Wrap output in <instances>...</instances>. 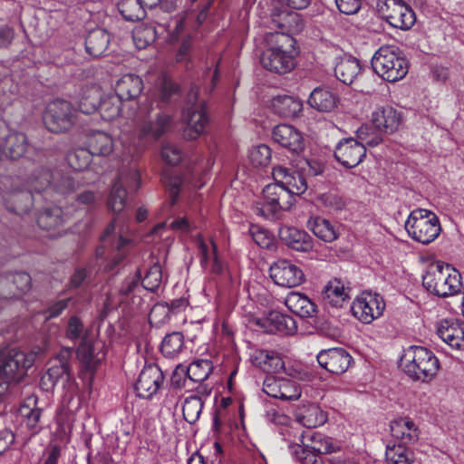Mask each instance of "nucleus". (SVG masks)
Returning <instances> with one entry per match:
<instances>
[{"label": "nucleus", "instance_id": "55", "mask_svg": "<svg viewBox=\"0 0 464 464\" xmlns=\"http://www.w3.org/2000/svg\"><path fill=\"white\" fill-rule=\"evenodd\" d=\"M162 280V267L160 263L156 261L148 269L142 280V286L149 291L154 292L160 286Z\"/></svg>", "mask_w": 464, "mask_h": 464}, {"label": "nucleus", "instance_id": "35", "mask_svg": "<svg viewBox=\"0 0 464 464\" xmlns=\"http://www.w3.org/2000/svg\"><path fill=\"white\" fill-rule=\"evenodd\" d=\"M337 102L336 93L328 87L315 88L308 99L311 107L324 112L333 111L337 106Z\"/></svg>", "mask_w": 464, "mask_h": 464}, {"label": "nucleus", "instance_id": "9", "mask_svg": "<svg viewBox=\"0 0 464 464\" xmlns=\"http://www.w3.org/2000/svg\"><path fill=\"white\" fill-rule=\"evenodd\" d=\"M198 95V89L193 87L188 94L187 108L183 112V121L187 125L184 136L188 140L197 139L204 132L208 123L204 101L199 100Z\"/></svg>", "mask_w": 464, "mask_h": 464}, {"label": "nucleus", "instance_id": "20", "mask_svg": "<svg viewBox=\"0 0 464 464\" xmlns=\"http://www.w3.org/2000/svg\"><path fill=\"white\" fill-rule=\"evenodd\" d=\"M273 178L275 181L284 184L285 189L292 195L294 201L295 196L303 194L307 189L305 179L299 173L289 169L284 166H276L273 169Z\"/></svg>", "mask_w": 464, "mask_h": 464}, {"label": "nucleus", "instance_id": "6", "mask_svg": "<svg viewBox=\"0 0 464 464\" xmlns=\"http://www.w3.org/2000/svg\"><path fill=\"white\" fill-rule=\"evenodd\" d=\"M423 286L430 293L447 297L459 292L460 274L450 265H431L422 277Z\"/></svg>", "mask_w": 464, "mask_h": 464}, {"label": "nucleus", "instance_id": "39", "mask_svg": "<svg viewBox=\"0 0 464 464\" xmlns=\"http://www.w3.org/2000/svg\"><path fill=\"white\" fill-rule=\"evenodd\" d=\"M308 227L318 238L324 242L330 243L338 237V232L334 226L324 218H311L308 221Z\"/></svg>", "mask_w": 464, "mask_h": 464}, {"label": "nucleus", "instance_id": "30", "mask_svg": "<svg viewBox=\"0 0 464 464\" xmlns=\"http://www.w3.org/2000/svg\"><path fill=\"white\" fill-rule=\"evenodd\" d=\"M143 90V82L136 74H125L118 80L115 87L116 94L122 101H134Z\"/></svg>", "mask_w": 464, "mask_h": 464}, {"label": "nucleus", "instance_id": "58", "mask_svg": "<svg viewBox=\"0 0 464 464\" xmlns=\"http://www.w3.org/2000/svg\"><path fill=\"white\" fill-rule=\"evenodd\" d=\"M65 335L68 339L73 342L79 340L82 342L88 341L83 324L77 316H72L69 319Z\"/></svg>", "mask_w": 464, "mask_h": 464}, {"label": "nucleus", "instance_id": "60", "mask_svg": "<svg viewBox=\"0 0 464 464\" xmlns=\"http://www.w3.org/2000/svg\"><path fill=\"white\" fill-rule=\"evenodd\" d=\"M310 448L318 454H330L336 451L337 447L333 443L332 439L315 434L312 437Z\"/></svg>", "mask_w": 464, "mask_h": 464}, {"label": "nucleus", "instance_id": "56", "mask_svg": "<svg viewBox=\"0 0 464 464\" xmlns=\"http://www.w3.org/2000/svg\"><path fill=\"white\" fill-rule=\"evenodd\" d=\"M69 363L64 361H62L61 363L53 364L47 371V372L42 378V381L46 383L49 382L53 386L56 384V382L60 379H69Z\"/></svg>", "mask_w": 464, "mask_h": 464}, {"label": "nucleus", "instance_id": "14", "mask_svg": "<svg viewBox=\"0 0 464 464\" xmlns=\"http://www.w3.org/2000/svg\"><path fill=\"white\" fill-rule=\"evenodd\" d=\"M270 277L282 287H295L304 280L303 271L292 262L280 259L270 266Z\"/></svg>", "mask_w": 464, "mask_h": 464}, {"label": "nucleus", "instance_id": "10", "mask_svg": "<svg viewBox=\"0 0 464 464\" xmlns=\"http://www.w3.org/2000/svg\"><path fill=\"white\" fill-rule=\"evenodd\" d=\"M293 205L292 195L284 184L276 182L268 184L263 189L262 202L256 203V211L267 218H273L281 210H286Z\"/></svg>", "mask_w": 464, "mask_h": 464}, {"label": "nucleus", "instance_id": "7", "mask_svg": "<svg viewBox=\"0 0 464 464\" xmlns=\"http://www.w3.org/2000/svg\"><path fill=\"white\" fill-rule=\"evenodd\" d=\"M405 229L411 239L428 245L440 236L441 227L435 213L417 208L410 213L405 222Z\"/></svg>", "mask_w": 464, "mask_h": 464}, {"label": "nucleus", "instance_id": "16", "mask_svg": "<svg viewBox=\"0 0 464 464\" xmlns=\"http://www.w3.org/2000/svg\"><path fill=\"white\" fill-rule=\"evenodd\" d=\"M163 373L156 364L142 369L135 384L137 395L143 399L151 398L163 382Z\"/></svg>", "mask_w": 464, "mask_h": 464}, {"label": "nucleus", "instance_id": "52", "mask_svg": "<svg viewBox=\"0 0 464 464\" xmlns=\"http://www.w3.org/2000/svg\"><path fill=\"white\" fill-rule=\"evenodd\" d=\"M212 369V362L209 360H197L188 367L187 375L191 381L201 382L209 376Z\"/></svg>", "mask_w": 464, "mask_h": 464}, {"label": "nucleus", "instance_id": "33", "mask_svg": "<svg viewBox=\"0 0 464 464\" xmlns=\"http://www.w3.org/2000/svg\"><path fill=\"white\" fill-rule=\"evenodd\" d=\"M392 435L404 444L414 443L419 440L418 427L410 418H400L391 422Z\"/></svg>", "mask_w": 464, "mask_h": 464}, {"label": "nucleus", "instance_id": "47", "mask_svg": "<svg viewBox=\"0 0 464 464\" xmlns=\"http://www.w3.org/2000/svg\"><path fill=\"white\" fill-rule=\"evenodd\" d=\"M101 100V90L97 86L88 87L82 91L78 103L79 111L84 114L94 112Z\"/></svg>", "mask_w": 464, "mask_h": 464}, {"label": "nucleus", "instance_id": "22", "mask_svg": "<svg viewBox=\"0 0 464 464\" xmlns=\"http://www.w3.org/2000/svg\"><path fill=\"white\" fill-rule=\"evenodd\" d=\"M278 237L285 245L295 251L308 252L314 246L313 238L305 231L296 227L282 226Z\"/></svg>", "mask_w": 464, "mask_h": 464}, {"label": "nucleus", "instance_id": "25", "mask_svg": "<svg viewBox=\"0 0 464 464\" xmlns=\"http://www.w3.org/2000/svg\"><path fill=\"white\" fill-rule=\"evenodd\" d=\"M298 423L308 429H314L323 425L326 420V414L320 407L314 403L298 405L294 411Z\"/></svg>", "mask_w": 464, "mask_h": 464}, {"label": "nucleus", "instance_id": "11", "mask_svg": "<svg viewBox=\"0 0 464 464\" xmlns=\"http://www.w3.org/2000/svg\"><path fill=\"white\" fill-rule=\"evenodd\" d=\"M380 14L394 28L408 30L416 21L413 10L402 0H385L378 3Z\"/></svg>", "mask_w": 464, "mask_h": 464}, {"label": "nucleus", "instance_id": "53", "mask_svg": "<svg viewBox=\"0 0 464 464\" xmlns=\"http://www.w3.org/2000/svg\"><path fill=\"white\" fill-rule=\"evenodd\" d=\"M203 401L199 396L192 395L185 399L182 411L186 421L195 423L202 411Z\"/></svg>", "mask_w": 464, "mask_h": 464}, {"label": "nucleus", "instance_id": "12", "mask_svg": "<svg viewBox=\"0 0 464 464\" xmlns=\"http://www.w3.org/2000/svg\"><path fill=\"white\" fill-rule=\"evenodd\" d=\"M385 308L383 298L372 292H362L353 302L351 311L354 317L364 324H370L380 317Z\"/></svg>", "mask_w": 464, "mask_h": 464}, {"label": "nucleus", "instance_id": "23", "mask_svg": "<svg viewBox=\"0 0 464 464\" xmlns=\"http://www.w3.org/2000/svg\"><path fill=\"white\" fill-rule=\"evenodd\" d=\"M372 124L387 133L396 131L401 124V115L392 106H381L372 114Z\"/></svg>", "mask_w": 464, "mask_h": 464}, {"label": "nucleus", "instance_id": "43", "mask_svg": "<svg viewBox=\"0 0 464 464\" xmlns=\"http://www.w3.org/2000/svg\"><path fill=\"white\" fill-rule=\"evenodd\" d=\"M171 123L170 116L167 114H160L157 117L155 122H145L140 130V138L150 136L154 139H159L169 128Z\"/></svg>", "mask_w": 464, "mask_h": 464}, {"label": "nucleus", "instance_id": "28", "mask_svg": "<svg viewBox=\"0 0 464 464\" xmlns=\"http://www.w3.org/2000/svg\"><path fill=\"white\" fill-rule=\"evenodd\" d=\"M3 201L8 211L23 215L32 208L34 199L31 190L27 188L5 192Z\"/></svg>", "mask_w": 464, "mask_h": 464}, {"label": "nucleus", "instance_id": "19", "mask_svg": "<svg viewBox=\"0 0 464 464\" xmlns=\"http://www.w3.org/2000/svg\"><path fill=\"white\" fill-rule=\"evenodd\" d=\"M321 299L326 307L341 308L350 299V289L339 278H333L323 288Z\"/></svg>", "mask_w": 464, "mask_h": 464}, {"label": "nucleus", "instance_id": "62", "mask_svg": "<svg viewBox=\"0 0 464 464\" xmlns=\"http://www.w3.org/2000/svg\"><path fill=\"white\" fill-rule=\"evenodd\" d=\"M161 158L169 165H177L181 161L183 153L178 146L171 143H164L161 148Z\"/></svg>", "mask_w": 464, "mask_h": 464}, {"label": "nucleus", "instance_id": "51", "mask_svg": "<svg viewBox=\"0 0 464 464\" xmlns=\"http://www.w3.org/2000/svg\"><path fill=\"white\" fill-rule=\"evenodd\" d=\"M382 130L377 129L374 125H362L356 131V140L362 143L364 147H375L382 141Z\"/></svg>", "mask_w": 464, "mask_h": 464}, {"label": "nucleus", "instance_id": "63", "mask_svg": "<svg viewBox=\"0 0 464 464\" xmlns=\"http://www.w3.org/2000/svg\"><path fill=\"white\" fill-rule=\"evenodd\" d=\"M162 181L169 190L170 203L171 205H174L178 200L182 183L181 179L179 176L164 175L162 177Z\"/></svg>", "mask_w": 464, "mask_h": 464}, {"label": "nucleus", "instance_id": "31", "mask_svg": "<svg viewBox=\"0 0 464 464\" xmlns=\"http://www.w3.org/2000/svg\"><path fill=\"white\" fill-rule=\"evenodd\" d=\"M285 304L294 314L302 318H310L316 314V305L304 294L298 292L289 293Z\"/></svg>", "mask_w": 464, "mask_h": 464}, {"label": "nucleus", "instance_id": "48", "mask_svg": "<svg viewBox=\"0 0 464 464\" xmlns=\"http://www.w3.org/2000/svg\"><path fill=\"white\" fill-rule=\"evenodd\" d=\"M145 6L140 0H121L119 12L127 21H139L145 17Z\"/></svg>", "mask_w": 464, "mask_h": 464}, {"label": "nucleus", "instance_id": "61", "mask_svg": "<svg viewBox=\"0 0 464 464\" xmlns=\"http://www.w3.org/2000/svg\"><path fill=\"white\" fill-rule=\"evenodd\" d=\"M52 184V192L61 195L69 194L75 189L73 180L70 177L60 175L59 173L53 175Z\"/></svg>", "mask_w": 464, "mask_h": 464}, {"label": "nucleus", "instance_id": "57", "mask_svg": "<svg viewBox=\"0 0 464 464\" xmlns=\"http://www.w3.org/2000/svg\"><path fill=\"white\" fill-rule=\"evenodd\" d=\"M92 155H93L90 150L78 149L69 153L68 162L70 166L78 171L87 169L91 162Z\"/></svg>", "mask_w": 464, "mask_h": 464}, {"label": "nucleus", "instance_id": "26", "mask_svg": "<svg viewBox=\"0 0 464 464\" xmlns=\"http://www.w3.org/2000/svg\"><path fill=\"white\" fill-rule=\"evenodd\" d=\"M196 243L200 254L201 266L206 267L208 263H211L210 272L215 275H221L225 270V265L219 259L215 242L212 239L207 242L199 236Z\"/></svg>", "mask_w": 464, "mask_h": 464}, {"label": "nucleus", "instance_id": "45", "mask_svg": "<svg viewBox=\"0 0 464 464\" xmlns=\"http://www.w3.org/2000/svg\"><path fill=\"white\" fill-rule=\"evenodd\" d=\"M115 221L113 219L106 227L104 233L101 236V241L102 245L97 249V256H102L104 253L103 248L107 246L108 244L111 245L112 248L117 250L119 253L117 254V262H119L122 258L121 250L123 247L130 243V241L126 238H123L121 235L119 236L118 239L115 242H112L111 234L115 230Z\"/></svg>", "mask_w": 464, "mask_h": 464}, {"label": "nucleus", "instance_id": "37", "mask_svg": "<svg viewBox=\"0 0 464 464\" xmlns=\"http://www.w3.org/2000/svg\"><path fill=\"white\" fill-rule=\"evenodd\" d=\"M109 43V34L102 28H96L88 34L85 39V48L90 55L98 57L107 50Z\"/></svg>", "mask_w": 464, "mask_h": 464}, {"label": "nucleus", "instance_id": "24", "mask_svg": "<svg viewBox=\"0 0 464 464\" xmlns=\"http://www.w3.org/2000/svg\"><path fill=\"white\" fill-rule=\"evenodd\" d=\"M437 334L451 348L464 349V324L454 320H443L438 326Z\"/></svg>", "mask_w": 464, "mask_h": 464}, {"label": "nucleus", "instance_id": "54", "mask_svg": "<svg viewBox=\"0 0 464 464\" xmlns=\"http://www.w3.org/2000/svg\"><path fill=\"white\" fill-rule=\"evenodd\" d=\"M157 38V31L154 26L142 24L133 31V41L139 49H144L152 44Z\"/></svg>", "mask_w": 464, "mask_h": 464}, {"label": "nucleus", "instance_id": "1", "mask_svg": "<svg viewBox=\"0 0 464 464\" xmlns=\"http://www.w3.org/2000/svg\"><path fill=\"white\" fill-rule=\"evenodd\" d=\"M140 186V173L138 166L136 148H129L121 159L117 179L114 181L107 199V208L113 213L121 212L126 206L127 191L137 190Z\"/></svg>", "mask_w": 464, "mask_h": 464}, {"label": "nucleus", "instance_id": "5", "mask_svg": "<svg viewBox=\"0 0 464 464\" xmlns=\"http://www.w3.org/2000/svg\"><path fill=\"white\" fill-rule=\"evenodd\" d=\"M371 64L380 77L391 82L401 80L409 71L407 59L393 45L380 47L372 56Z\"/></svg>", "mask_w": 464, "mask_h": 464}, {"label": "nucleus", "instance_id": "8", "mask_svg": "<svg viewBox=\"0 0 464 464\" xmlns=\"http://www.w3.org/2000/svg\"><path fill=\"white\" fill-rule=\"evenodd\" d=\"M76 109L70 102L57 99L46 106L44 123L51 132H65L76 123Z\"/></svg>", "mask_w": 464, "mask_h": 464}, {"label": "nucleus", "instance_id": "21", "mask_svg": "<svg viewBox=\"0 0 464 464\" xmlns=\"http://www.w3.org/2000/svg\"><path fill=\"white\" fill-rule=\"evenodd\" d=\"M271 24L273 27L279 30L274 34H287L292 36V34H298L304 29L301 15L296 12L288 10L274 12L271 16Z\"/></svg>", "mask_w": 464, "mask_h": 464}, {"label": "nucleus", "instance_id": "64", "mask_svg": "<svg viewBox=\"0 0 464 464\" xmlns=\"http://www.w3.org/2000/svg\"><path fill=\"white\" fill-rule=\"evenodd\" d=\"M178 85L169 78L164 76L160 80L159 97L161 102H169L172 95L178 92Z\"/></svg>", "mask_w": 464, "mask_h": 464}, {"label": "nucleus", "instance_id": "44", "mask_svg": "<svg viewBox=\"0 0 464 464\" xmlns=\"http://www.w3.org/2000/svg\"><path fill=\"white\" fill-rule=\"evenodd\" d=\"M256 361L264 372H279L285 368L282 358L272 351H259L256 356Z\"/></svg>", "mask_w": 464, "mask_h": 464}, {"label": "nucleus", "instance_id": "29", "mask_svg": "<svg viewBox=\"0 0 464 464\" xmlns=\"http://www.w3.org/2000/svg\"><path fill=\"white\" fill-rule=\"evenodd\" d=\"M262 326L268 333H279L282 334H293L296 332L297 326L295 320L278 311H271L267 314Z\"/></svg>", "mask_w": 464, "mask_h": 464}, {"label": "nucleus", "instance_id": "2", "mask_svg": "<svg viewBox=\"0 0 464 464\" xmlns=\"http://www.w3.org/2000/svg\"><path fill=\"white\" fill-rule=\"evenodd\" d=\"M270 46L261 54L260 63L267 71L284 74L295 66V40L287 34H271Z\"/></svg>", "mask_w": 464, "mask_h": 464}, {"label": "nucleus", "instance_id": "59", "mask_svg": "<svg viewBox=\"0 0 464 464\" xmlns=\"http://www.w3.org/2000/svg\"><path fill=\"white\" fill-rule=\"evenodd\" d=\"M249 160L256 167L266 166L271 160V150L267 145L254 147L249 153Z\"/></svg>", "mask_w": 464, "mask_h": 464}, {"label": "nucleus", "instance_id": "41", "mask_svg": "<svg viewBox=\"0 0 464 464\" xmlns=\"http://www.w3.org/2000/svg\"><path fill=\"white\" fill-rule=\"evenodd\" d=\"M123 101L115 93L101 96L98 110L102 118L105 121H112L122 112Z\"/></svg>", "mask_w": 464, "mask_h": 464}, {"label": "nucleus", "instance_id": "13", "mask_svg": "<svg viewBox=\"0 0 464 464\" xmlns=\"http://www.w3.org/2000/svg\"><path fill=\"white\" fill-rule=\"evenodd\" d=\"M365 156L366 148L355 138H343L335 146L334 158L345 168L358 166Z\"/></svg>", "mask_w": 464, "mask_h": 464}, {"label": "nucleus", "instance_id": "32", "mask_svg": "<svg viewBox=\"0 0 464 464\" xmlns=\"http://www.w3.org/2000/svg\"><path fill=\"white\" fill-rule=\"evenodd\" d=\"M273 111L284 118L299 117L303 111V102L293 96L278 95L271 100Z\"/></svg>", "mask_w": 464, "mask_h": 464}, {"label": "nucleus", "instance_id": "36", "mask_svg": "<svg viewBox=\"0 0 464 464\" xmlns=\"http://www.w3.org/2000/svg\"><path fill=\"white\" fill-rule=\"evenodd\" d=\"M53 174L49 169L39 167L34 169L26 179L25 186L28 189L37 193H51L53 188Z\"/></svg>", "mask_w": 464, "mask_h": 464}, {"label": "nucleus", "instance_id": "50", "mask_svg": "<svg viewBox=\"0 0 464 464\" xmlns=\"http://www.w3.org/2000/svg\"><path fill=\"white\" fill-rule=\"evenodd\" d=\"M385 457L390 464H411L413 461L412 452L401 444L387 446Z\"/></svg>", "mask_w": 464, "mask_h": 464}, {"label": "nucleus", "instance_id": "15", "mask_svg": "<svg viewBox=\"0 0 464 464\" xmlns=\"http://www.w3.org/2000/svg\"><path fill=\"white\" fill-rule=\"evenodd\" d=\"M31 289V276L27 273L0 275V298L17 299Z\"/></svg>", "mask_w": 464, "mask_h": 464}, {"label": "nucleus", "instance_id": "4", "mask_svg": "<svg viewBox=\"0 0 464 464\" xmlns=\"http://www.w3.org/2000/svg\"><path fill=\"white\" fill-rule=\"evenodd\" d=\"M40 352V349L30 353L16 349L0 352V396L7 391L11 383L22 381Z\"/></svg>", "mask_w": 464, "mask_h": 464}, {"label": "nucleus", "instance_id": "3", "mask_svg": "<svg viewBox=\"0 0 464 464\" xmlns=\"http://www.w3.org/2000/svg\"><path fill=\"white\" fill-rule=\"evenodd\" d=\"M400 366L412 380L426 382L436 376L440 362L430 350L422 346H410L404 350Z\"/></svg>", "mask_w": 464, "mask_h": 464}, {"label": "nucleus", "instance_id": "38", "mask_svg": "<svg viewBox=\"0 0 464 464\" xmlns=\"http://www.w3.org/2000/svg\"><path fill=\"white\" fill-rule=\"evenodd\" d=\"M87 145L93 155L108 156L113 150L112 138L101 130H93L88 135Z\"/></svg>", "mask_w": 464, "mask_h": 464}, {"label": "nucleus", "instance_id": "17", "mask_svg": "<svg viewBox=\"0 0 464 464\" xmlns=\"http://www.w3.org/2000/svg\"><path fill=\"white\" fill-rule=\"evenodd\" d=\"M316 358L322 368L334 374L345 372L352 362V356L343 348L322 350Z\"/></svg>", "mask_w": 464, "mask_h": 464}, {"label": "nucleus", "instance_id": "18", "mask_svg": "<svg viewBox=\"0 0 464 464\" xmlns=\"http://www.w3.org/2000/svg\"><path fill=\"white\" fill-rule=\"evenodd\" d=\"M273 140L292 152L299 153L304 149L302 133L289 124H279L273 129Z\"/></svg>", "mask_w": 464, "mask_h": 464}, {"label": "nucleus", "instance_id": "34", "mask_svg": "<svg viewBox=\"0 0 464 464\" xmlns=\"http://www.w3.org/2000/svg\"><path fill=\"white\" fill-rule=\"evenodd\" d=\"M362 67L359 60L344 55L337 60L334 67L336 78L344 84H351L361 72Z\"/></svg>", "mask_w": 464, "mask_h": 464}, {"label": "nucleus", "instance_id": "40", "mask_svg": "<svg viewBox=\"0 0 464 464\" xmlns=\"http://www.w3.org/2000/svg\"><path fill=\"white\" fill-rule=\"evenodd\" d=\"M4 140L5 153L13 160L21 158L28 148L26 136L21 132L8 133Z\"/></svg>", "mask_w": 464, "mask_h": 464}, {"label": "nucleus", "instance_id": "42", "mask_svg": "<svg viewBox=\"0 0 464 464\" xmlns=\"http://www.w3.org/2000/svg\"><path fill=\"white\" fill-rule=\"evenodd\" d=\"M65 222L63 211L59 207L45 208L37 218L38 226L44 230L56 229Z\"/></svg>", "mask_w": 464, "mask_h": 464}, {"label": "nucleus", "instance_id": "49", "mask_svg": "<svg viewBox=\"0 0 464 464\" xmlns=\"http://www.w3.org/2000/svg\"><path fill=\"white\" fill-rule=\"evenodd\" d=\"M19 412L29 429L35 430L37 428L42 410L36 407V399L34 397L27 398L21 405Z\"/></svg>", "mask_w": 464, "mask_h": 464}, {"label": "nucleus", "instance_id": "27", "mask_svg": "<svg viewBox=\"0 0 464 464\" xmlns=\"http://www.w3.org/2000/svg\"><path fill=\"white\" fill-rule=\"evenodd\" d=\"M103 345L100 342H81L77 356L86 371L93 372L96 366L104 359Z\"/></svg>", "mask_w": 464, "mask_h": 464}, {"label": "nucleus", "instance_id": "46", "mask_svg": "<svg viewBox=\"0 0 464 464\" xmlns=\"http://www.w3.org/2000/svg\"><path fill=\"white\" fill-rule=\"evenodd\" d=\"M184 348V336L180 332L167 334L162 340L160 351L165 357L175 358Z\"/></svg>", "mask_w": 464, "mask_h": 464}]
</instances>
